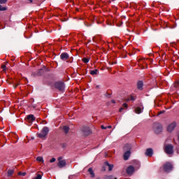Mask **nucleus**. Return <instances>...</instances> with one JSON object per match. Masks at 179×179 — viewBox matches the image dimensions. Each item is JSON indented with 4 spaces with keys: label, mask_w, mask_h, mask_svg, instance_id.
<instances>
[{
    "label": "nucleus",
    "mask_w": 179,
    "mask_h": 179,
    "mask_svg": "<svg viewBox=\"0 0 179 179\" xmlns=\"http://www.w3.org/2000/svg\"><path fill=\"white\" fill-rule=\"evenodd\" d=\"M152 129L155 134L159 135V134H162L163 131V126H162L160 123L155 122L153 124Z\"/></svg>",
    "instance_id": "f257e3e1"
},
{
    "label": "nucleus",
    "mask_w": 179,
    "mask_h": 179,
    "mask_svg": "<svg viewBox=\"0 0 179 179\" xmlns=\"http://www.w3.org/2000/svg\"><path fill=\"white\" fill-rule=\"evenodd\" d=\"M50 129L48 127H44L41 130V132L37 134V136L41 139H44V138H47V135H48Z\"/></svg>",
    "instance_id": "f03ea898"
},
{
    "label": "nucleus",
    "mask_w": 179,
    "mask_h": 179,
    "mask_svg": "<svg viewBox=\"0 0 179 179\" xmlns=\"http://www.w3.org/2000/svg\"><path fill=\"white\" fill-rule=\"evenodd\" d=\"M55 89H57L59 92H65V83L61 81L56 82L55 83Z\"/></svg>",
    "instance_id": "7ed1b4c3"
},
{
    "label": "nucleus",
    "mask_w": 179,
    "mask_h": 179,
    "mask_svg": "<svg viewBox=\"0 0 179 179\" xmlns=\"http://www.w3.org/2000/svg\"><path fill=\"white\" fill-rule=\"evenodd\" d=\"M164 150L166 155H173L174 153V146L171 144H168L165 146Z\"/></svg>",
    "instance_id": "20e7f679"
},
{
    "label": "nucleus",
    "mask_w": 179,
    "mask_h": 179,
    "mask_svg": "<svg viewBox=\"0 0 179 179\" xmlns=\"http://www.w3.org/2000/svg\"><path fill=\"white\" fill-rule=\"evenodd\" d=\"M163 169L165 173H170L173 170V165L170 162H167L164 164Z\"/></svg>",
    "instance_id": "39448f33"
},
{
    "label": "nucleus",
    "mask_w": 179,
    "mask_h": 179,
    "mask_svg": "<svg viewBox=\"0 0 179 179\" xmlns=\"http://www.w3.org/2000/svg\"><path fill=\"white\" fill-rule=\"evenodd\" d=\"M82 133L85 136H89V135H92V129L90 127H84L81 129Z\"/></svg>",
    "instance_id": "423d86ee"
},
{
    "label": "nucleus",
    "mask_w": 179,
    "mask_h": 179,
    "mask_svg": "<svg viewBox=\"0 0 179 179\" xmlns=\"http://www.w3.org/2000/svg\"><path fill=\"white\" fill-rule=\"evenodd\" d=\"M25 121L26 122H29V124H33V122L36 121V117H34V115H28L25 118Z\"/></svg>",
    "instance_id": "0eeeda50"
},
{
    "label": "nucleus",
    "mask_w": 179,
    "mask_h": 179,
    "mask_svg": "<svg viewBox=\"0 0 179 179\" xmlns=\"http://www.w3.org/2000/svg\"><path fill=\"white\" fill-rule=\"evenodd\" d=\"M126 173L129 176H132L134 173H135V167L134 166L130 165L128 166V168L126 169Z\"/></svg>",
    "instance_id": "6e6552de"
},
{
    "label": "nucleus",
    "mask_w": 179,
    "mask_h": 179,
    "mask_svg": "<svg viewBox=\"0 0 179 179\" xmlns=\"http://www.w3.org/2000/svg\"><path fill=\"white\" fill-rule=\"evenodd\" d=\"M176 127H177V123L176 122H172L167 127L168 132H173V131H174Z\"/></svg>",
    "instance_id": "1a4fd4ad"
},
{
    "label": "nucleus",
    "mask_w": 179,
    "mask_h": 179,
    "mask_svg": "<svg viewBox=\"0 0 179 179\" xmlns=\"http://www.w3.org/2000/svg\"><path fill=\"white\" fill-rule=\"evenodd\" d=\"M60 59H62V61H68V59H69V54L67 52H62L60 55Z\"/></svg>",
    "instance_id": "9d476101"
},
{
    "label": "nucleus",
    "mask_w": 179,
    "mask_h": 179,
    "mask_svg": "<svg viewBox=\"0 0 179 179\" xmlns=\"http://www.w3.org/2000/svg\"><path fill=\"white\" fill-rule=\"evenodd\" d=\"M145 155L148 157H152V156H153V149L152 148H148L145 150Z\"/></svg>",
    "instance_id": "9b49d317"
},
{
    "label": "nucleus",
    "mask_w": 179,
    "mask_h": 179,
    "mask_svg": "<svg viewBox=\"0 0 179 179\" xmlns=\"http://www.w3.org/2000/svg\"><path fill=\"white\" fill-rule=\"evenodd\" d=\"M57 166L58 167H59V169H63V167H65L66 166V161H65V159L59 160L57 163Z\"/></svg>",
    "instance_id": "f8f14e48"
},
{
    "label": "nucleus",
    "mask_w": 179,
    "mask_h": 179,
    "mask_svg": "<svg viewBox=\"0 0 179 179\" xmlns=\"http://www.w3.org/2000/svg\"><path fill=\"white\" fill-rule=\"evenodd\" d=\"M137 89H138V90H143V81L142 80L138 81Z\"/></svg>",
    "instance_id": "ddd939ff"
},
{
    "label": "nucleus",
    "mask_w": 179,
    "mask_h": 179,
    "mask_svg": "<svg viewBox=\"0 0 179 179\" xmlns=\"http://www.w3.org/2000/svg\"><path fill=\"white\" fill-rule=\"evenodd\" d=\"M131 149H132V145L131 144H126L124 147V150L125 152H131Z\"/></svg>",
    "instance_id": "4468645a"
},
{
    "label": "nucleus",
    "mask_w": 179,
    "mask_h": 179,
    "mask_svg": "<svg viewBox=\"0 0 179 179\" xmlns=\"http://www.w3.org/2000/svg\"><path fill=\"white\" fill-rule=\"evenodd\" d=\"M104 164H105V166H106V167H108L109 171H112L113 169H114V165L110 164V163H108V162H105Z\"/></svg>",
    "instance_id": "2eb2a0df"
},
{
    "label": "nucleus",
    "mask_w": 179,
    "mask_h": 179,
    "mask_svg": "<svg viewBox=\"0 0 179 179\" xmlns=\"http://www.w3.org/2000/svg\"><path fill=\"white\" fill-rule=\"evenodd\" d=\"M130 156H131V152L129 151H126L123 155L124 160H128Z\"/></svg>",
    "instance_id": "dca6fc26"
},
{
    "label": "nucleus",
    "mask_w": 179,
    "mask_h": 179,
    "mask_svg": "<svg viewBox=\"0 0 179 179\" xmlns=\"http://www.w3.org/2000/svg\"><path fill=\"white\" fill-rule=\"evenodd\" d=\"M45 71V67H44L43 69H40L36 71V75L38 76H41V75L44 73Z\"/></svg>",
    "instance_id": "f3484780"
},
{
    "label": "nucleus",
    "mask_w": 179,
    "mask_h": 179,
    "mask_svg": "<svg viewBox=\"0 0 179 179\" xmlns=\"http://www.w3.org/2000/svg\"><path fill=\"white\" fill-rule=\"evenodd\" d=\"M88 172L90 173V174L91 176V178H94V177H96V175L94 174V171H93L92 168H90L88 169Z\"/></svg>",
    "instance_id": "a211bd4d"
},
{
    "label": "nucleus",
    "mask_w": 179,
    "mask_h": 179,
    "mask_svg": "<svg viewBox=\"0 0 179 179\" xmlns=\"http://www.w3.org/2000/svg\"><path fill=\"white\" fill-rule=\"evenodd\" d=\"M143 111V106L142 108L141 107H137L135 108V112L136 114H141Z\"/></svg>",
    "instance_id": "6ab92c4d"
},
{
    "label": "nucleus",
    "mask_w": 179,
    "mask_h": 179,
    "mask_svg": "<svg viewBox=\"0 0 179 179\" xmlns=\"http://www.w3.org/2000/svg\"><path fill=\"white\" fill-rule=\"evenodd\" d=\"M69 126H64L63 127V131L64 132V134H68V132H69Z\"/></svg>",
    "instance_id": "aec40b11"
},
{
    "label": "nucleus",
    "mask_w": 179,
    "mask_h": 179,
    "mask_svg": "<svg viewBox=\"0 0 179 179\" xmlns=\"http://www.w3.org/2000/svg\"><path fill=\"white\" fill-rule=\"evenodd\" d=\"M103 179H118L117 178H115L114 176H105Z\"/></svg>",
    "instance_id": "412c9836"
},
{
    "label": "nucleus",
    "mask_w": 179,
    "mask_h": 179,
    "mask_svg": "<svg viewBox=\"0 0 179 179\" xmlns=\"http://www.w3.org/2000/svg\"><path fill=\"white\" fill-rule=\"evenodd\" d=\"M15 173V171L12 169H8V177L12 176V175Z\"/></svg>",
    "instance_id": "4be33fe9"
},
{
    "label": "nucleus",
    "mask_w": 179,
    "mask_h": 179,
    "mask_svg": "<svg viewBox=\"0 0 179 179\" xmlns=\"http://www.w3.org/2000/svg\"><path fill=\"white\" fill-rule=\"evenodd\" d=\"M98 72H99L98 69L90 71V75H97Z\"/></svg>",
    "instance_id": "5701e85b"
},
{
    "label": "nucleus",
    "mask_w": 179,
    "mask_h": 179,
    "mask_svg": "<svg viewBox=\"0 0 179 179\" xmlns=\"http://www.w3.org/2000/svg\"><path fill=\"white\" fill-rule=\"evenodd\" d=\"M89 61H90V58H86V57H84L83 59V62L85 63V64H87L89 62Z\"/></svg>",
    "instance_id": "b1692460"
},
{
    "label": "nucleus",
    "mask_w": 179,
    "mask_h": 179,
    "mask_svg": "<svg viewBox=\"0 0 179 179\" xmlns=\"http://www.w3.org/2000/svg\"><path fill=\"white\" fill-rule=\"evenodd\" d=\"M37 162H41L42 163H44V159H43V157H38L36 158Z\"/></svg>",
    "instance_id": "393cba45"
},
{
    "label": "nucleus",
    "mask_w": 179,
    "mask_h": 179,
    "mask_svg": "<svg viewBox=\"0 0 179 179\" xmlns=\"http://www.w3.org/2000/svg\"><path fill=\"white\" fill-rule=\"evenodd\" d=\"M18 176H22V177H24V176H26V172H19Z\"/></svg>",
    "instance_id": "a878e982"
},
{
    "label": "nucleus",
    "mask_w": 179,
    "mask_h": 179,
    "mask_svg": "<svg viewBox=\"0 0 179 179\" xmlns=\"http://www.w3.org/2000/svg\"><path fill=\"white\" fill-rule=\"evenodd\" d=\"M0 10L1 11L6 10V7H3L2 6V5H0Z\"/></svg>",
    "instance_id": "bb28decb"
},
{
    "label": "nucleus",
    "mask_w": 179,
    "mask_h": 179,
    "mask_svg": "<svg viewBox=\"0 0 179 179\" xmlns=\"http://www.w3.org/2000/svg\"><path fill=\"white\" fill-rule=\"evenodd\" d=\"M1 68L3 71V72H6V65L3 64L1 66Z\"/></svg>",
    "instance_id": "cd10ccee"
},
{
    "label": "nucleus",
    "mask_w": 179,
    "mask_h": 179,
    "mask_svg": "<svg viewBox=\"0 0 179 179\" xmlns=\"http://www.w3.org/2000/svg\"><path fill=\"white\" fill-rule=\"evenodd\" d=\"M18 85H19V83H13V86L14 89H16V87H17Z\"/></svg>",
    "instance_id": "c85d7f7f"
},
{
    "label": "nucleus",
    "mask_w": 179,
    "mask_h": 179,
    "mask_svg": "<svg viewBox=\"0 0 179 179\" xmlns=\"http://www.w3.org/2000/svg\"><path fill=\"white\" fill-rule=\"evenodd\" d=\"M8 2V0H0V3H6Z\"/></svg>",
    "instance_id": "c756f323"
},
{
    "label": "nucleus",
    "mask_w": 179,
    "mask_h": 179,
    "mask_svg": "<svg viewBox=\"0 0 179 179\" xmlns=\"http://www.w3.org/2000/svg\"><path fill=\"white\" fill-rule=\"evenodd\" d=\"M130 100H131V101H135V97L133 95H131Z\"/></svg>",
    "instance_id": "7c9ffc66"
},
{
    "label": "nucleus",
    "mask_w": 179,
    "mask_h": 179,
    "mask_svg": "<svg viewBox=\"0 0 179 179\" xmlns=\"http://www.w3.org/2000/svg\"><path fill=\"white\" fill-rule=\"evenodd\" d=\"M179 87V81H176L175 83V87Z\"/></svg>",
    "instance_id": "2f4dec72"
},
{
    "label": "nucleus",
    "mask_w": 179,
    "mask_h": 179,
    "mask_svg": "<svg viewBox=\"0 0 179 179\" xmlns=\"http://www.w3.org/2000/svg\"><path fill=\"white\" fill-rule=\"evenodd\" d=\"M122 107H124V108H128V104L124 103H123Z\"/></svg>",
    "instance_id": "473e14b6"
},
{
    "label": "nucleus",
    "mask_w": 179,
    "mask_h": 179,
    "mask_svg": "<svg viewBox=\"0 0 179 179\" xmlns=\"http://www.w3.org/2000/svg\"><path fill=\"white\" fill-rule=\"evenodd\" d=\"M164 113H166V110H162V111L158 113V115H160L162 114H164Z\"/></svg>",
    "instance_id": "72a5a7b5"
},
{
    "label": "nucleus",
    "mask_w": 179,
    "mask_h": 179,
    "mask_svg": "<svg viewBox=\"0 0 179 179\" xmlns=\"http://www.w3.org/2000/svg\"><path fill=\"white\" fill-rule=\"evenodd\" d=\"M73 61V57H70L69 61H67V62H70V64H72Z\"/></svg>",
    "instance_id": "f704fd0d"
},
{
    "label": "nucleus",
    "mask_w": 179,
    "mask_h": 179,
    "mask_svg": "<svg viewBox=\"0 0 179 179\" xmlns=\"http://www.w3.org/2000/svg\"><path fill=\"white\" fill-rule=\"evenodd\" d=\"M55 160H56L55 158L53 157V158H52V159H50V163H54V162H55Z\"/></svg>",
    "instance_id": "c9c22d12"
},
{
    "label": "nucleus",
    "mask_w": 179,
    "mask_h": 179,
    "mask_svg": "<svg viewBox=\"0 0 179 179\" xmlns=\"http://www.w3.org/2000/svg\"><path fill=\"white\" fill-rule=\"evenodd\" d=\"M101 129H107V127H104V125L101 126Z\"/></svg>",
    "instance_id": "e433bc0d"
},
{
    "label": "nucleus",
    "mask_w": 179,
    "mask_h": 179,
    "mask_svg": "<svg viewBox=\"0 0 179 179\" xmlns=\"http://www.w3.org/2000/svg\"><path fill=\"white\" fill-rule=\"evenodd\" d=\"M28 3H33V0H27Z\"/></svg>",
    "instance_id": "4c0bfd02"
},
{
    "label": "nucleus",
    "mask_w": 179,
    "mask_h": 179,
    "mask_svg": "<svg viewBox=\"0 0 179 179\" xmlns=\"http://www.w3.org/2000/svg\"><path fill=\"white\" fill-rule=\"evenodd\" d=\"M111 103H113V104H115V100L112 99V100H111Z\"/></svg>",
    "instance_id": "58836bf2"
},
{
    "label": "nucleus",
    "mask_w": 179,
    "mask_h": 179,
    "mask_svg": "<svg viewBox=\"0 0 179 179\" xmlns=\"http://www.w3.org/2000/svg\"><path fill=\"white\" fill-rule=\"evenodd\" d=\"M105 96H106L107 97H110L111 94H105Z\"/></svg>",
    "instance_id": "ea45409f"
},
{
    "label": "nucleus",
    "mask_w": 179,
    "mask_h": 179,
    "mask_svg": "<svg viewBox=\"0 0 179 179\" xmlns=\"http://www.w3.org/2000/svg\"><path fill=\"white\" fill-rule=\"evenodd\" d=\"M122 110H124V108H120L119 110L120 113H121L122 111Z\"/></svg>",
    "instance_id": "a19ab883"
},
{
    "label": "nucleus",
    "mask_w": 179,
    "mask_h": 179,
    "mask_svg": "<svg viewBox=\"0 0 179 179\" xmlns=\"http://www.w3.org/2000/svg\"><path fill=\"white\" fill-rule=\"evenodd\" d=\"M106 127L108 128L109 129H111V128H113V127H111V126H108Z\"/></svg>",
    "instance_id": "79ce46f5"
},
{
    "label": "nucleus",
    "mask_w": 179,
    "mask_h": 179,
    "mask_svg": "<svg viewBox=\"0 0 179 179\" xmlns=\"http://www.w3.org/2000/svg\"><path fill=\"white\" fill-rule=\"evenodd\" d=\"M176 66H178V68H179V64L178 63H176Z\"/></svg>",
    "instance_id": "37998d69"
},
{
    "label": "nucleus",
    "mask_w": 179,
    "mask_h": 179,
    "mask_svg": "<svg viewBox=\"0 0 179 179\" xmlns=\"http://www.w3.org/2000/svg\"><path fill=\"white\" fill-rule=\"evenodd\" d=\"M115 64H117V62H115L112 63V65H114Z\"/></svg>",
    "instance_id": "c03bdc74"
},
{
    "label": "nucleus",
    "mask_w": 179,
    "mask_h": 179,
    "mask_svg": "<svg viewBox=\"0 0 179 179\" xmlns=\"http://www.w3.org/2000/svg\"><path fill=\"white\" fill-rule=\"evenodd\" d=\"M96 87L99 89V87H100V86H99V85H97Z\"/></svg>",
    "instance_id": "a18cd8bd"
},
{
    "label": "nucleus",
    "mask_w": 179,
    "mask_h": 179,
    "mask_svg": "<svg viewBox=\"0 0 179 179\" xmlns=\"http://www.w3.org/2000/svg\"><path fill=\"white\" fill-rule=\"evenodd\" d=\"M60 159H62V157H59V160Z\"/></svg>",
    "instance_id": "49530a36"
},
{
    "label": "nucleus",
    "mask_w": 179,
    "mask_h": 179,
    "mask_svg": "<svg viewBox=\"0 0 179 179\" xmlns=\"http://www.w3.org/2000/svg\"><path fill=\"white\" fill-rule=\"evenodd\" d=\"M129 55L131 56V55H132V54L130 53Z\"/></svg>",
    "instance_id": "de8ad7c7"
},
{
    "label": "nucleus",
    "mask_w": 179,
    "mask_h": 179,
    "mask_svg": "<svg viewBox=\"0 0 179 179\" xmlns=\"http://www.w3.org/2000/svg\"><path fill=\"white\" fill-rule=\"evenodd\" d=\"M112 1H114V0H112Z\"/></svg>",
    "instance_id": "09e8293b"
}]
</instances>
